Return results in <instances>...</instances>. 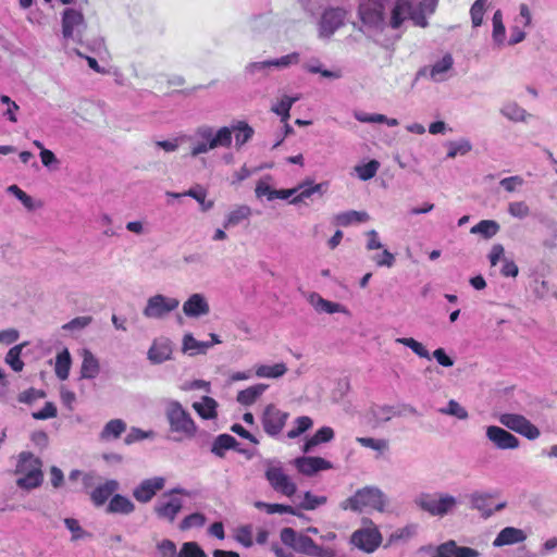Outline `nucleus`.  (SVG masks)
<instances>
[{
	"label": "nucleus",
	"mask_w": 557,
	"mask_h": 557,
	"mask_svg": "<svg viewBox=\"0 0 557 557\" xmlns=\"http://www.w3.org/2000/svg\"><path fill=\"white\" fill-rule=\"evenodd\" d=\"M437 0H360L361 21L375 28L385 24L386 9H389V25L398 28L406 20L420 27L428 26L426 17L435 12Z\"/></svg>",
	"instance_id": "f257e3e1"
},
{
	"label": "nucleus",
	"mask_w": 557,
	"mask_h": 557,
	"mask_svg": "<svg viewBox=\"0 0 557 557\" xmlns=\"http://www.w3.org/2000/svg\"><path fill=\"white\" fill-rule=\"evenodd\" d=\"M185 140L190 143V157L196 158L219 147L228 148L232 145V131L227 126L215 131L210 125H200L193 134L185 136Z\"/></svg>",
	"instance_id": "f03ea898"
},
{
	"label": "nucleus",
	"mask_w": 557,
	"mask_h": 557,
	"mask_svg": "<svg viewBox=\"0 0 557 557\" xmlns=\"http://www.w3.org/2000/svg\"><path fill=\"white\" fill-rule=\"evenodd\" d=\"M388 504L387 496L376 486H364L339 504L341 509L354 512L375 510L384 512Z\"/></svg>",
	"instance_id": "7ed1b4c3"
},
{
	"label": "nucleus",
	"mask_w": 557,
	"mask_h": 557,
	"mask_svg": "<svg viewBox=\"0 0 557 557\" xmlns=\"http://www.w3.org/2000/svg\"><path fill=\"white\" fill-rule=\"evenodd\" d=\"M413 503L422 511L440 518L453 513L458 506L457 497L444 492H421L414 497Z\"/></svg>",
	"instance_id": "20e7f679"
},
{
	"label": "nucleus",
	"mask_w": 557,
	"mask_h": 557,
	"mask_svg": "<svg viewBox=\"0 0 557 557\" xmlns=\"http://www.w3.org/2000/svg\"><path fill=\"white\" fill-rule=\"evenodd\" d=\"M165 417L173 433L181 434L186 438H191L197 433V425L190 413L184 409L177 400H166Z\"/></svg>",
	"instance_id": "39448f33"
},
{
	"label": "nucleus",
	"mask_w": 557,
	"mask_h": 557,
	"mask_svg": "<svg viewBox=\"0 0 557 557\" xmlns=\"http://www.w3.org/2000/svg\"><path fill=\"white\" fill-rule=\"evenodd\" d=\"M264 476L270 486L276 492L286 497H293L297 492V484L286 473L283 463L277 459H265Z\"/></svg>",
	"instance_id": "423d86ee"
},
{
	"label": "nucleus",
	"mask_w": 557,
	"mask_h": 557,
	"mask_svg": "<svg viewBox=\"0 0 557 557\" xmlns=\"http://www.w3.org/2000/svg\"><path fill=\"white\" fill-rule=\"evenodd\" d=\"M180 495L188 496L189 493L184 488L175 487L163 493L157 499L153 505V512L159 520L168 523H173L176 520L184 506Z\"/></svg>",
	"instance_id": "0eeeda50"
},
{
	"label": "nucleus",
	"mask_w": 557,
	"mask_h": 557,
	"mask_svg": "<svg viewBox=\"0 0 557 557\" xmlns=\"http://www.w3.org/2000/svg\"><path fill=\"white\" fill-rule=\"evenodd\" d=\"M361 522L363 527L352 532L350 544L367 554L374 553L382 544V534L370 518H363Z\"/></svg>",
	"instance_id": "6e6552de"
},
{
	"label": "nucleus",
	"mask_w": 557,
	"mask_h": 557,
	"mask_svg": "<svg viewBox=\"0 0 557 557\" xmlns=\"http://www.w3.org/2000/svg\"><path fill=\"white\" fill-rule=\"evenodd\" d=\"M62 38L67 45L70 41L82 44L87 23L83 13L76 9L67 8L62 13Z\"/></svg>",
	"instance_id": "1a4fd4ad"
},
{
	"label": "nucleus",
	"mask_w": 557,
	"mask_h": 557,
	"mask_svg": "<svg viewBox=\"0 0 557 557\" xmlns=\"http://www.w3.org/2000/svg\"><path fill=\"white\" fill-rule=\"evenodd\" d=\"M40 461L30 454H21L17 472L20 473L16 484L21 488L32 490L38 487L42 482Z\"/></svg>",
	"instance_id": "9d476101"
},
{
	"label": "nucleus",
	"mask_w": 557,
	"mask_h": 557,
	"mask_svg": "<svg viewBox=\"0 0 557 557\" xmlns=\"http://www.w3.org/2000/svg\"><path fill=\"white\" fill-rule=\"evenodd\" d=\"M178 306L180 300L177 298L157 294L147 299L143 314L147 319L161 320L176 310Z\"/></svg>",
	"instance_id": "9b49d317"
},
{
	"label": "nucleus",
	"mask_w": 557,
	"mask_h": 557,
	"mask_svg": "<svg viewBox=\"0 0 557 557\" xmlns=\"http://www.w3.org/2000/svg\"><path fill=\"white\" fill-rule=\"evenodd\" d=\"M499 422L509 430L531 441L536 440L541 435L539 428L522 414L503 413L499 417Z\"/></svg>",
	"instance_id": "f8f14e48"
},
{
	"label": "nucleus",
	"mask_w": 557,
	"mask_h": 557,
	"mask_svg": "<svg viewBox=\"0 0 557 557\" xmlns=\"http://www.w3.org/2000/svg\"><path fill=\"white\" fill-rule=\"evenodd\" d=\"M494 494L491 492L475 491L469 495L470 507L480 512L483 519H488L495 512L503 510L507 504L502 502L493 506Z\"/></svg>",
	"instance_id": "ddd939ff"
},
{
	"label": "nucleus",
	"mask_w": 557,
	"mask_h": 557,
	"mask_svg": "<svg viewBox=\"0 0 557 557\" xmlns=\"http://www.w3.org/2000/svg\"><path fill=\"white\" fill-rule=\"evenodd\" d=\"M288 413L282 411L274 405L265 407L262 416V425L264 432L270 436L278 435L286 424Z\"/></svg>",
	"instance_id": "4468645a"
},
{
	"label": "nucleus",
	"mask_w": 557,
	"mask_h": 557,
	"mask_svg": "<svg viewBox=\"0 0 557 557\" xmlns=\"http://www.w3.org/2000/svg\"><path fill=\"white\" fill-rule=\"evenodd\" d=\"M422 550L432 552V557H479L480 553L471 547L459 546L454 540H449L436 547H422Z\"/></svg>",
	"instance_id": "2eb2a0df"
},
{
	"label": "nucleus",
	"mask_w": 557,
	"mask_h": 557,
	"mask_svg": "<svg viewBox=\"0 0 557 557\" xmlns=\"http://www.w3.org/2000/svg\"><path fill=\"white\" fill-rule=\"evenodd\" d=\"M165 485L163 476H154L141 481L133 491L134 498L143 504L150 502Z\"/></svg>",
	"instance_id": "dca6fc26"
},
{
	"label": "nucleus",
	"mask_w": 557,
	"mask_h": 557,
	"mask_svg": "<svg viewBox=\"0 0 557 557\" xmlns=\"http://www.w3.org/2000/svg\"><path fill=\"white\" fill-rule=\"evenodd\" d=\"M183 312L187 318L198 319L210 312V305L203 294H191L183 304Z\"/></svg>",
	"instance_id": "f3484780"
},
{
	"label": "nucleus",
	"mask_w": 557,
	"mask_h": 557,
	"mask_svg": "<svg viewBox=\"0 0 557 557\" xmlns=\"http://www.w3.org/2000/svg\"><path fill=\"white\" fill-rule=\"evenodd\" d=\"M486 436L499 449H516L519 447V440L499 426H488Z\"/></svg>",
	"instance_id": "a211bd4d"
},
{
	"label": "nucleus",
	"mask_w": 557,
	"mask_h": 557,
	"mask_svg": "<svg viewBox=\"0 0 557 557\" xmlns=\"http://www.w3.org/2000/svg\"><path fill=\"white\" fill-rule=\"evenodd\" d=\"M345 11L342 9H329L322 14L320 22V35L330 37L336 29H338L344 22Z\"/></svg>",
	"instance_id": "6ab92c4d"
},
{
	"label": "nucleus",
	"mask_w": 557,
	"mask_h": 557,
	"mask_svg": "<svg viewBox=\"0 0 557 557\" xmlns=\"http://www.w3.org/2000/svg\"><path fill=\"white\" fill-rule=\"evenodd\" d=\"M294 465L305 475H313L319 471L332 468V463L321 457H298L294 460Z\"/></svg>",
	"instance_id": "aec40b11"
},
{
	"label": "nucleus",
	"mask_w": 557,
	"mask_h": 557,
	"mask_svg": "<svg viewBox=\"0 0 557 557\" xmlns=\"http://www.w3.org/2000/svg\"><path fill=\"white\" fill-rule=\"evenodd\" d=\"M309 304L313 307V309L319 313H344L349 315V310L339 302H333L327 299H324L318 293H310L308 296Z\"/></svg>",
	"instance_id": "412c9836"
},
{
	"label": "nucleus",
	"mask_w": 557,
	"mask_h": 557,
	"mask_svg": "<svg viewBox=\"0 0 557 557\" xmlns=\"http://www.w3.org/2000/svg\"><path fill=\"white\" fill-rule=\"evenodd\" d=\"M173 348L172 342L169 338L161 337L153 341L148 350V359L156 364L170 360L172 357Z\"/></svg>",
	"instance_id": "4be33fe9"
},
{
	"label": "nucleus",
	"mask_w": 557,
	"mask_h": 557,
	"mask_svg": "<svg viewBox=\"0 0 557 557\" xmlns=\"http://www.w3.org/2000/svg\"><path fill=\"white\" fill-rule=\"evenodd\" d=\"M527 540V534L523 530L515 527H506L499 531L493 541L494 547H502L506 545H513L522 543Z\"/></svg>",
	"instance_id": "5701e85b"
},
{
	"label": "nucleus",
	"mask_w": 557,
	"mask_h": 557,
	"mask_svg": "<svg viewBox=\"0 0 557 557\" xmlns=\"http://www.w3.org/2000/svg\"><path fill=\"white\" fill-rule=\"evenodd\" d=\"M324 187H326L325 183L313 184L312 181L307 180L296 186V196L290 199V203H300L314 194L323 195L325 191Z\"/></svg>",
	"instance_id": "b1692460"
},
{
	"label": "nucleus",
	"mask_w": 557,
	"mask_h": 557,
	"mask_svg": "<svg viewBox=\"0 0 557 557\" xmlns=\"http://www.w3.org/2000/svg\"><path fill=\"white\" fill-rule=\"evenodd\" d=\"M119 490V483L115 480H108L106 483L97 486L90 494V498L96 506H102L114 492Z\"/></svg>",
	"instance_id": "393cba45"
},
{
	"label": "nucleus",
	"mask_w": 557,
	"mask_h": 557,
	"mask_svg": "<svg viewBox=\"0 0 557 557\" xmlns=\"http://www.w3.org/2000/svg\"><path fill=\"white\" fill-rule=\"evenodd\" d=\"M273 70L271 60L250 62L245 66V75L253 81H261Z\"/></svg>",
	"instance_id": "a878e982"
},
{
	"label": "nucleus",
	"mask_w": 557,
	"mask_h": 557,
	"mask_svg": "<svg viewBox=\"0 0 557 557\" xmlns=\"http://www.w3.org/2000/svg\"><path fill=\"white\" fill-rule=\"evenodd\" d=\"M300 553L310 557H335L333 548L322 547L315 544L311 537L300 541Z\"/></svg>",
	"instance_id": "bb28decb"
},
{
	"label": "nucleus",
	"mask_w": 557,
	"mask_h": 557,
	"mask_svg": "<svg viewBox=\"0 0 557 557\" xmlns=\"http://www.w3.org/2000/svg\"><path fill=\"white\" fill-rule=\"evenodd\" d=\"M211 344L196 339L191 333H186L182 339V351L188 356L203 355Z\"/></svg>",
	"instance_id": "cd10ccee"
},
{
	"label": "nucleus",
	"mask_w": 557,
	"mask_h": 557,
	"mask_svg": "<svg viewBox=\"0 0 557 557\" xmlns=\"http://www.w3.org/2000/svg\"><path fill=\"white\" fill-rule=\"evenodd\" d=\"M454 64L453 57L450 54H445L441 60L436 61L431 70L430 77L434 82H444L447 79V73L451 70Z\"/></svg>",
	"instance_id": "c85d7f7f"
},
{
	"label": "nucleus",
	"mask_w": 557,
	"mask_h": 557,
	"mask_svg": "<svg viewBox=\"0 0 557 557\" xmlns=\"http://www.w3.org/2000/svg\"><path fill=\"white\" fill-rule=\"evenodd\" d=\"M100 372L98 359L87 349L83 351V362L81 367V379H95Z\"/></svg>",
	"instance_id": "c756f323"
},
{
	"label": "nucleus",
	"mask_w": 557,
	"mask_h": 557,
	"mask_svg": "<svg viewBox=\"0 0 557 557\" xmlns=\"http://www.w3.org/2000/svg\"><path fill=\"white\" fill-rule=\"evenodd\" d=\"M171 197L180 198L183 196H188L194 198L199 205L202 212H207L211 210L214 206L213 200H207V191L201 187L197 186L196 188H190L187 191L180 194V193H169L168 194Z\"/></svg>",
	"instance_id": "7c9ffc66"
},
{
	"label": "nucleus",
	"mask_w": 557,
	"mask_h": 557,
	"mask_svg": "<svg viewBox=\"0 0 557 557\" xmlns=\"http://www.w3.org/2000/svg\"><path fill=\"white\" fill-rule=\"evenodd\" d=\"M195 411L206 420L216 418L218 403L215 399L209 396H202L199 401L193 404Z\"/></svg>",
	"instance_id": "2f4dec72"
},
{
	"label": "nucleus",
	"mask_w": 557,
	"mask_h": 557,
	"mask_svg": "<svg viewBox=\"0 0 557 557\" xmlns=\"http://www.w3.org/2000/svg\"><path fill=\"white\" fill-rule=\"evenodd\" d=\"M135 510L134 503L126 496L115 494L112 496L107 511L110 513L129 515Z\"/></svg>",
	"instance_id": "473e14b6"
},
{
	"label": "nucleus",
	"mask_w": 557,
	"mask_h": 557,
	"mask_svg": "<svg viewBox=\"0 0 557 557\" xmlns=\"http://www.w3.org/2000/svg\"><path fill=\"white\" fill-rule=\"evenodd\" d=\"M370 220L366 211L349 210L335 215V223L341 226H349L356 223H363Z\"/></svg>",
	"instance_id": "72a5a7b5"
},
{
	"label": "nucleus",
	"mask_w": 557,
	"mask_h": 557,
	"mask_svg": "<svg viewBox=\"0 0 557 557\" xmlns=\"http://www.w3.org/2000/svg\"><path fill=\"white\" fill-rule=\"evenodd\" d=\"M286 372L287 367L284 362H278L272 366L258 364L255 367V374L258 377L278 379L285 375Z\"/></svg>",
	"instance_id": "f704fd0d"
},
{
	"label": "nucleus",
	"mask_w": 557,
	"mask_h": 557,
	"mask_svg": "<svg viewBox=\"0 0 557 557\" xmlns=\"http://www.w3.org/2000/svg\"><path fill=\"white\" fill-rule=\"evenodd\" d=\"M269 386L263 383L252 385L237 394V401L244 406L253 404Z\"/></svg>",
	"instance_id": "c9c22d12"
},
{
	"label": "nucleus",
	"mask_w": 557,
	"mask_h": 557,
	"mask_svg": "<svg viewBox=\"0 0 557 557\" xmlns=\"http://www.w3.org/2000/svg\"><path fill=\"white\" fill-rule=\"evenodd\" d=\"M418 524L417 523H409L406 524L403 528L396 529L387 540L388 545H393L396 543H406L409 540H411L413 536L418 533Z\"/></svg>",
	"instance_id": "e433bc0d"
},
{
	"label": "nucleus",
	"mask_w": 557,
	"mask_h": 557,
	"mask_svg": "<svg viewBox=\"0 0 557 557\" xmlns=\"http://www.w3.org/2000/svg\"><path fill=\"white\" fill-rule=\"evenodd\" d=\"M334 438V431L330 426H322L319 429L313 436H311L305 443L302 447L304 453H309L311 449L322 443H329Z\"/></svg>",
	"instance_id": "4c0bfd02"
},
{
	"label": "nucleus",
	"mask_w": 557,
	"mask_h": 557,
	"mask_svg": "<svg viewBox=\"0 0 557 557\" xmlns=\"http://www.w3.org/2000/svg\"><path fill=\"white\" fill-rule=\"evenodd\" d=\"M447 147L446 158L455 159L458 156H466L472 150V144L468 138L450 140L445 144Z\"/></svg>",
	"instance_id": "58836bf2"
},
{
	"label": "nucleus",
	"mask_w": 557,
	"mask_h": 557,
	"mask_svg": "<svg viewBox=\"0 0 557 557\" xmlns=\"http://www.w3.org/2000/svg\"><path fill=\"white\" fill-rule=\"evenodd\" d=\"M126 430V423L121 419L110 420L100 433L101 441L116 440Z\"/></svg>",
	"instance_id": "ea45409f"
},
{
	"label": "nucleus",
	"mask_w": 557,
	"mask_h": 557,
	"mask_svg": "<svg viewBox=\"0 0 557 557\" xmlns=\"http://www.w3.org/2000/svg\"><path fill=\"white\" fill-rule=\"evenodd\" d=\"M500 113L512 122H525L530 114L518 103L507 102L502 109Z\"/></svg>",
	"instance_id": "a19ab883"
},
{
	"label": "nucleus",
	"mask_w": 557,
	"mask_h": 557,
	"mask_svg": "<svg viewBox=\"0 0 557 557\" xmlns=\"http://www.w3.org/2000/svg\"><path fill=\"white\" fill-rule=\"evenodd\" d=\"M251 215V209L248 206H238L227 213L223 222L224 228L238 225L242 221L247 220Z\"/></svg>",
	"instance_id": "79ce46f5"
},
{
	"label": "nucleus",
	"mask_w": 557,
	"mask_h": 557,
	"mask_svg": "<svg viewBox=\"0 0 557 557\" xmlns=\"http://www.w3.org/2000/svg\"><path fill=\"white\" fill-rule=\"evenodd\" d=\"M71 363H72L71 355L66 348H64L61 352H59L57 355L54 371H55V375L60 380L64 381L69 377Z\"/></svg>",
	"instance_id": "37998d69"
},
{
	"label": "nucleus",
	"mask_w": 557,
	"mask_h": 557,
	"mask_svg": "<svg viewBox=\"0 0 557 557\" xmlns=\"http://www.w3.org/2000/svg\"><path fill=\"white\" fill-rule=\"evenodd\" d=\"M300 99L299 95L296 96H283L281 100L272 107V111L281 116L283 123H286L289 119V111L293 104Z\"/></svg>",
	"instance_id": "c03bdc74"
},
{
	"label": "nucleus",
	"mask_w": 557,
	"mask_h": 557,
	"mask_svg": "<svg viewBox=\"0 0 557 557\" xmlns=\"http://www.w3.org/2000/svg\"><path fill=\"white\" fill-rule=\"evenodd\" d=\"M7 191L16 197L28 211H34L42 206L40 201H36L17 185H10Z\"/></svg>",
	"instance_id": "a18cd8bd"
},
{
	"label": "nucleus",
	"mask_w": 557,
	"mask_h": 557,
	"mask_svg": "<svg viewBox=\"0 0 557 557\" xmlns=\"http://www.w3.org/2000/svg\"><path fill=\"white\" fill-rule=\"evenodd\" d=\"M236 444L237 441L232 435L221 434L214 440L211 451L218 457H223L225 451L234 448Z\"/></svg>",
	"instance_id": "49530a36"
},
{
	"label": "nucleus",
	"mask_w": 557,
	"mask_h": 557,
	"mask_svg": "<svg viewBox=\"0 0 557 557\" xmlns=\"http://www.w3.org/2000/svg\"><path fill=\"white\" fill-rule=\"evenodd\" d=\"M499 231V224L494 220H482L471 227L472 234H479L484 238H492Z\"/></svg>",
	"instance_id": "de8ad7c7"
},
{
	"label": "nucleus",
	"mask_w": 557,
	"mask_h": 557,
	"mask_svg": "<svg viewBox=\"0 0 557 557\" xmlns=\"http://www.w3.org/2000/svg\"><path fill=\"white\" fill-rule=\"evenodd\" d=\"M232 134H235V144L239 148L251 139L253 129L246 122H238L236 125L230 127Z\"/></svg>",
	"instance_id": "09e8293b"
},
{
	"label": "nucleus",
	"mask_w": 557,
	"mask_h": 557,
	"mask_svg": "<svg viewBox=\"0 0 557 557\" xmlns=\"http://www.w3.org/2000/svg\"><path fill=\"white\" fill-rule=\"evenodd\" d=\"M281 541L288 547H292L296 552L300 553V541L308 539L307 535H298L297 532L292 528H284L280 534Z\"/></svg>",
	"instance_id": "8fccbe9b"
},
{
	"label": "nucleus",
	"mask_w": 557,
	"mask_h": 557,
	"mask_svg": "<svg viewBox=\"0 0 557 557\" xmlns=\"http://www.w3.org/2000/svg\"><path fill=\"white\" fill-rule=\"evenodd\" d=\"M302 66L309 73L321 74L325 78H334V79H336V78H339L342 76L341 72H338V71L324 70L322 67V63H321V61L319 59H311V60L307 61L306 63H304Z\"/></svg>",
	"instance_id": "3c124183"
},
{
	"label": "nucleus",
	"mask_w": 557,
	"mask_h": 557,
	"mask_svg": "<svg viewBox=\"0 0 557 557\" xmlns=\"http://www.w3.org/2000/svg\"><path fill=\"white\" fill-rule=\"evenodd\" d=\"M26 346L25 343L15 345L12 347L7 356H5V362L12 368L13 371L20 372L23 370L24 362L21 360V354L23 348Z\"/></svg>",
	"instance_id": "603ef678"
},
{
	"label": "nucleus",
	"mask_w": 557,
	"mask_h": 557,
	"mask_svg": "<svg viewBox=\"0 0 557 557\" xmlns=\"http://www.w3.org/2000/svg\"><path fill=\"white\" fill-rule=\"evenodd\" d=\"M356 441L362 447L370 448L372 450L377 451L379 454H383L389 449V443L387 440L384 438L357 437Z\"/></svg>",
	"instance_id": "864d4df0"
},
{
	"label": "nucleus",
	"mask_w": 557,
	"mask_h": 557,
	"mask_svg": "<svg viewBox=\"0 0 557 557\" xmlns=\"http://www.w3.org/2000/svg\"><path fill=\"white\" fill-rule=\"evenodd\" d=\"M395 342L410 348L420 358L431 359L429 350L412 337H398Z\"/></svg>",
	"instance_id": "5fc2aeb1"
},
{
	"label": "nucleus",
	"mask_w": 557,
	"mask_h": 557,
	"mask_svg": "<svg viewBox=\"0 0 557 557\" xmlns=\"http://www.w3.org/2000/svg\"><path fill=\"white\" fill-rule=\"evenodd\" d=\"M438 412L441 414L455 417L459 420H466L469 417L467 409L454 399H450L446 407L440 408Z\"/></svg>",
	"instance_id": "6e6d98bb"
},
{
	"label": "nucleus",
	"mask_w": 557,
	"mask_h": 557,
	"mask_svg": "<svg viewBox=\"0 0 557 557\" xmlns=\"http://www.w3.org/2000/svg\"><path fill=\"white\" fill-rule=\"evenodd\" d=\"M313 425V421L308 416H301L295 419L294 421V428H292L287 432L288 438H296L300 436L302 433L308 431Z\"/></svg>",
	"instance_id": "4d7b16f0"
},
{
	"label": "nucleus",
	"mask_w": 557,
	"mask_h": 557,
	"mask_svg": "<svg viewBox=\"0 0 557 557\" xmlns=\"http://www.w3.org/2000/svg\"><path fill=\"white\" fill-rule=\"evenodd\" d=\"M300 62V54L292 52L276 59H271L273 70H285Z\"/></svg>",
	"instance_id": "13d9d810"
},
{
	"label": "nucleus",
	"mask_w": 557,
	"mask_h": 557,
	"mask_svg": "<svg viewBox=\"0 0 557 557\" xmlns=\"http://www.w3.org/2000/svg\"><path fill=\"white\" fill-rule=\"evenodd\" d=\"M487 3L488 0H475L472 4L470 9V15L473 27H479L482 25Z\"/></svg>",
	"instance_id": "bf43d9fd"
},
{
	"label": "nucleus",
	"mask_w": 557,
	"mask_h": 557,
	"mask_svg": "<svg viewBox=\"0 0 557 557\" xmlns=\"http://www.w3.org/2000/svg\"><path fill=\"white\" fill-rule=\"evenodd\" d=\"M493 40L497 45H502L505 40V26L503 23V14L499 10H497L493 15Z\"/></svg>",
	"instance_id": "052dcab7"
},
{
	"label": "nucleus",
	"mask_w": 557,
	"mask_h": 557,
	"mask_svg": "<svg viewBox=\"0 0 557 557\" xmlns=\"http://www.w3.org/2000/svg\"><path fill=\"white\" fill-rule=\"evenodd\" d=\"M270 176H265L264 178H261L256 186V196L257 198L261 199L263 197L267 198V200L272 201L275 199L276 189H273L270 184Z\"/></svg>",
	"instance_id": "680f3d73"
},
{
	"label": "nucleus",
	"mask_w": 557,
	"mask_h": 557,
	"mask_svg": "<svg viewBox=\"0 0 557 557\" xmlns=\"http://www.w3.org/2000/svg\"><path fill=\"white\" fill-rule=\"evenodd\" d=\"M255 506L259 509H264L267 513L273 515V513H290L296 515V511L294 507L289 505H282V504H268L264 502H257Z\"/></svg>",
	"instance_id": "e2e57ef3"
},
{
	"label": "nucleus",
	"mask_w": 557,
	"mask_h": 557,
	"mask_svg": "<svg viewBox=\"0 0 557 557\" xmlns=\"http://www.w3.org/2000/svg\"><path fill=\"white\" fill-rule=\"evenodd\" d=\"M327 502L325 496H315L311 492H306L304 498L299 504V507L305 510H314L319 506L324 505Z\"/></svg>",
	"instance_id": "0e129e2a"
},
{
	"label": "nucleus",
	"mask_w": 557,
	"mask_h": 557,
	"mask_svg": "<svg viewBox=\"0 0 557 557\" xmlns=\"http://www.w3.org/2000/svg\"><path fill=\"white\" fill-rule=\"evenodd\" d=\"M379 168L380 163L376 160H371L366 164L357 165L355 170L360 180L368 181L375 176Z\"/></svg>",
	"instance_id": "69168bd1"
},
{
	"label": "nucleus",
	"mask_w": 557,
	"mask_h": 557,
	"mask_svg": "<svg viewBox=\"0 0 557 557\" xmlns=\"http://www.w3.org/2000/svg\"><path fill=\"white\" fill-rule=\"evenodd\" d=\"M206 523V517L200 512L186 516L180 523V529L186 531L193 528H201Z\"/></svg>",
	"instance_id": "338daca9"
},
{
	"label": "nucleus",
	"mask_w": 557,
	"mask_h": 557,
	"mask_svg": "<svg viewBox=\"0 0 557 557\" xmlns=\"http://www.w3.org/2000/svg\"><path fill=\"white\" fill-rule=\"evenodd\" d=\"M177 557H207L205 550L196 542H186L182 545Z\"/></svg>",
	"instance_id": "774afa93"
}]
</instances>
